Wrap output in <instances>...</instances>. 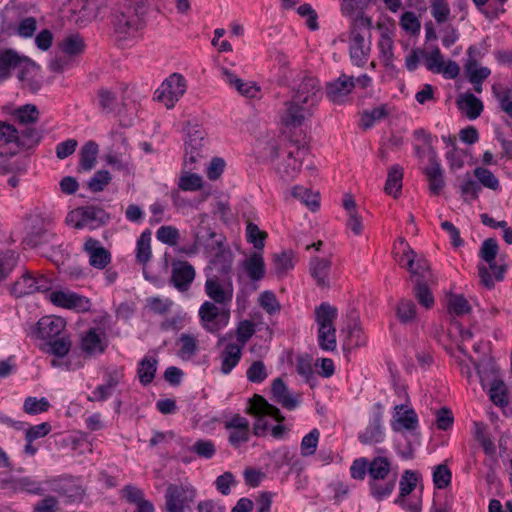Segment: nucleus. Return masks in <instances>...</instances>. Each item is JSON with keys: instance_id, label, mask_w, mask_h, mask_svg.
I'll use <instances>...</instances> for the list:
<instances>
[{"instance_id": "nucleus-1", "label": "nucleus", "mask_w": 512, "mask_h": 512, "mask_svg": "<svg viewBox=\"0 0 512 512\" xmlns=\"http://www.w3.org/2000/svg\"><path fill=\"white\" fill-rule=\"evenodd\" d=\"M146 9L134 7L129 3H119L112 8L110 24L115 40L119 45L135 38L136 33L145 27Z\"/></svg>"}, {"instance_id": "nucleus-2", "label": "nucleus", "mask_w": 512, "mask_h": 512, "mask_svg": "<svg viewBox=\"0 0 512 512\" xmlns=\"http://www.w3.org/2000/svg\"><path fill=\"white\" fill-rule=\"evenodd\" d=\"M245 412L256 418L253 426V432L257 436L264 435L268 429L265 417H271L278 423L285 421L281 411L270 404L263 396L255 394L248 402Z\"/></svg>"}, {"instance_id": "nucleus-3", "label": "nucleus", "mask_w": 512, "mask_h": 512, "mask_svg": "<svg viewBox=\"0 0 512 512\" xmlns=\"http://www.w3.org/2000/svg\"><path fill=\"white\" fill-rule=\"evenodd\" d=\"M110 220V215L103 208L94 205L82 206L69 212L66 223L76 229L88 227L96 229Z\"/></svg>"}, {"instance_id": "nucleus-4", "label": "nucleus", "mask_w": 512, "mask_h": 512, "mask_svg": "<svg viewBox=\"0 0 512 512\" xmlns=\"http://www.w3.org/2000/svg\"><path fill=\"white\" fill-rule=\"evenodd\" d=\"M224 237L210 229L200 228L195 234L193 244L178 248V251L185 254H195L203 247V252L207 256H224Z\"/></svg>"}, {"instance_id": "nucleus-5", "label": "nucleus", "mask_w": 512, "mask_h": 512, "mask_svg": "<svg viewBox=\"0 0 512 512\" xmlns=\"http://www.w3.org/2000/svg\"><path fill=\"white\" fill-rule=\"evenodd\" d=\"M196 497V489L190 484H170L165 493L167 512H185L191 509Z\"/></svg>"}, {"instance_id": "nucleus-6", "label": "nucleus", "mask_w": 512, "mask_h": 512, "mask_svg": "<svg viewBox=\"0 0 512 512\" xmlns=\"http://www.w3.org/2000/svg\"><path fill=\"white\" fill-rule=\"evenodd\" d=\"M291 98L314 114L323 98L320 81L313 76L303 77Z\"/></svg>"}, {"instance_id": "nucleus-7", "label": "nucleus", "mask_w": 512, "mask_h": 512, "mask_svg": "<svg viewBox=\"0 0 512 512\" xmlns=\"http://www.w3.org/2000/svg\"><path fill=\"white\" fill-rule=\"evenodd\" d=\"M45 485L47 491L58 494L60 497L65 498V501L68 503L82 501L85 494V490L78 479L70 475L46 479Z\"/></svg>"}, {"instance_id": "nucleus-8", "label": "nucleus", "mask_w": 512, "mask_h": 512, "mask_svg": "<svg viewBox=\"0 0 512 512\" xmlns=\"http://www.w3.org/2000/svg\"><path fill=\"white\" fill-rule=\"evenodd\" d=\"M186 88L185 78L181 74L173 73L156 90L155 99L163 103L168 109L173 108L186 92Z\"/></svg>"}, {"instance_id": "nucleus-9", "label": "nucleus", "mask_w": 512, "mask_h": 512, "mask_svg": "<svg viewBox=\"0 0 512 512\" xmlns=\"http://www.w3.org/2000/svg\"><path fill=\"white\" fill-rule=\"evenodd\" d=\"M199 317L203 328L209 333H216L228 324L229 310L220 311L216 303L205 301L199 308Z\"/></svg>"}, {"instance_id": "nucleus-10", "label": "nucleus", "mask_w": 512, "mask_h": 512, "mask_svg": "<svg viewBox=\"0 0 512 512\" xmlns=\"http://www.w3.org/2000/svg\"><path fill=\"white\" fill-rule=\"evenodd\" d=\"M49 300L57 307L85 313L91 309L89 298L69 290H55L49 294Z\"/></svg>"}, {"instance_id": "nucleus-11", "label": "nucleus", "mask_w": 512, "mask_h": 512, "mask_svg": "<svg viewBox=\"0 0 512 512\" xmlns=\"http://www.w3.org/2000/svg\"><path fill=\"white\" fill-rule=\"evenodd\" d=\"M312 116L313 114L308 109L293 98L285 101L279 112L281 124L288 129L301 127L305 120Z\"/></svg>"}, {"instance_id": "nucleus-12", "label": "nucleus", "mask_w": 512, "mask_h": 512, "mask_svg": "<svg viewBox=\"0 0 512 512\" xmlns=\"http://www.w3.org/2000/svg\"><path fill=\"white\" fill-rule=\"evenodd\" d=\"M426 176L431 194L439 195L445 187L444 171L435 149L428 153V164L422 168Z\"/></svg>"}, {"instance_id": "nucleus-13", "label": "nucleus", "mask_w": 512, "mask_h": 512, "mask_svg": "<svg viewBox=\"0 0 512 512\" xmlns=\"http://www.w3.org/2000/svg\"><path fill=\"white\" fill-rule=\"evenodd\" d=\"M373 409V416L368 426L358 436V440L364 445L381 443L385 438L384 429L382 427L383 405L379 402L375 403Z\"/></svg>"}, {"instance_id": "nucleus-14", "label": "nucleus", "mask_w": 512, "mask_h": 512, "mask_svg": "<svg viewBox=\"0 0 512 512\" xmlns=\"http://www.w3.org/2000/svg\"><path fill=\"white\" fill-rule=\"evenodd\" d=\"M502 260L503 258H482L478 264V275L485 287L492 288L495 281L503 280L506 264Z\"/></svg>"}, {"instance_id": "nucleus-15", "label": "nucleus", "mask_w": 512, "mask_h": 512, "mask_svg": "<svg viewBox=\"0 0 512 512\" xmlns=\"http://www.w3.org/2000/svg\"><path fill=\"white\" fill-rule=\"evenodd\" d=\"M354 88L355 78L343 73L337 79L326 83L325 93L332 103L342 104Z\"/></svg>"}, {"instance_id": "nucleus-16", "label": "nucleus", "mask_w": 512, "mask_h": 512, "mask_svg": "<svg viewBox=\"0 0 512 512\" xmlns=\"http://www.w3.org/2000/svg\"><path fill=\"white\" fill-rule=\"evenodd\" d=\"M30 63V59L20 55L11 48L0 49V83L11 77V71L19 68L20 70Z\"/></svg>"}, {"instance_id": "nucleus-17", "label": "nucleus", "mask_w": 512, "mask_h": 512, "mask_svg": "<svg viewBox=\"0 0 512 512\" xmlns=\"http://www.w3.org/2000/svg\"><path fill=\"white\" fill-rule=\"evenodd\" d=\"M171 266V282L178 290L186 291L194 280V267L187 261L180 259L173 260Z\"/></svg>"}, {"instance_id": "nucleus-18", "label": "nucleus", "mask_w": 512, "mask_h": 512, "mask_svg": "<svg viewBox=\"0 0 512 512\" xmlns=\"http://www.w3.org/2000/svg\"><path fill=\"white\" fill-rule=\"evenodd\" d=\"M142 265L143 275L146 280L157 284L163 275L168 273V258H137Z\"/></svg>"}, {"instance_id": "nucleus-19", "label": "nucleus", "mask_w": 512, "mask_h": 512, "mask_svg": "<svg viewBox=\"0 0 512 512\" xmlns=\"http://www.w3.org/2000/svg\"><path fill=\"white\" fill-rule=\"evenodd\" d=\"M65 326L66 323L63 318L56 316H45L37 322L35 334L39 339L49 341L59 337Z\"/></svg>"}, {"instance_id": "nucleus-20", "label": "nucleus", "mask_w": 512, "mask_h": 512, "mask_svg": "<svg viewBox=\"0 0 512 512\" xmlns=\"http://www.w3.org/2000/svg\"><path fill=\"white\" fill-rule=\"evenodd\" d=\"M207 296L216 304L227 306L232 302L233 286L231 283L223 286L218 278H208L205 282Z\"/></svg>"}, {"instance_id": "nucleus-21", "label": "nucleus", "mask_w": 512, "mask_h": 512, "mask_svg": "<svg viewBox=\"0 0 512 512\" xmlns=\"http://www.w3.org/2000/svg\"><path fill=\"white\" fill-rule=\"evenodd\" d=\"M105 333L99 328H90L81 337V349L88 355L102 354L107 348Z\"/></svg>"}, {"instance_id": "nucleus-22", "label": "nucleus", "mask_w": 512, "mask_h": 512, "mask_svg": "<svg viewBox=\"0 0 512 512\" xmlns=\"http://www.w3.org/2000/svg\"><path fill=\"white\" fill-rule=\"evenodd\" d=\"M399 265L410 272L415 283L431 279L430 265L426 258H400Z\"/></svg>"}, {"instance_id": "nucleus-23", "label": "nucleus", "mask_w": 512, "mask_h": 512, "mask_svg": "<svg viewBox=\"0 0 512 512\" xmlns=\"http://www.w3.org/2000/svg\"><path fill=\"white\" fill-rule=\"evenodd\" d=\"M271 393L273 400L287 410H294L300 403V396L293 397L289 393L287 385L281 378H276L273 380L271 385Z\"/></svg>"}, {"instance_id": "nucleus-24", "label": "nucleus", "mask_w": 512, "mask_h": 512, "mask_svg": "<svg viewBox=\"0 0 512 512\" xmlns=\"http://www.w3.org/2000/svg\"><path fill=\"white\" fill-rule=\"evenodd\" d=\"M8 483L9 488L14 492H27L34 495H43L47 492L45 481L40 482L30 476L11 479Z\"/></svg>"}, {"instance_id": "nucleus-25", "label": "nucleus", "mask_w": 512, "mask_h": 512, "mask_svg": "<svg viewBox=\"0 0 512 512\" xmlns=\"http://www.w3.org/2000/svg\"><path fill=\"white\" fill-rule=\"evenodd\" d=\"M176 346L177 356L184 361L193 359L199 352V341L190 333H182L176 341Z\"/></svg>"}, {"instance_id": "nucleus-26", "label": "nucleus", "mask_w": 512, "mask_h": 512, "mask_svg": "<svg viewBox=\"0 0 512 512\" xmlns=\"http://www.w3.org/2000/svg\"><path fill=\"white\" fill-rule=\"evenodd\" d=\"M397 482V475L384 477L381 480H369L370 495L377 501H382L388 498L395 489Z\"/></svg>"}, {"instance_id": "nucleus-27", "label": "nucleus", "mask_w": 512, "mask_h": 512, "mask_svg": "<svg viewBox=\"0 0 512 512\" xmlns=\"http://www.w3.org/2000/svg\"><path fill=\"white\" fill-rule=\"evenodd\" d=\"M204 137L202 132L195 130L188 133L185 142V163H195L198 158L203 157Z\"/></svg>"}, {"instance_id": "nucleus-28", "label": "nucleus", "mask_w": 512, "mask_h": 512, "mask_svg": "<svg viewBox=\"0 0 512 512\" xmlns=\"http://www.w3.org/2000/svg\"><path fill=\"white\" fill-rule=\"evenodd\" d=\"M458 109L465 113L468 119L475 120L483 112V102L474 94L467 92L457 99Z\"/></svg>"}, {"instance_id": "nucleus-29", "label": "nucleus", "mask_w": 512, "mask_h": 512, "mask_svg": "<svg viewBox=\"0 0 512 512\" xmlns=\"http://www.w3.org/2000/svg\"><path fill=\"white\" fill-rule=\"evenodd\" d=\"M241 346L236 343H228L220 354L221 368L224 375H228L240 362L242 357Z\"/></svg>"}, {"instance_id": "nucleus-30", "label": "nucleus", "mask_w": 512, "mask_h": 512, "mask_svg": "<svg viewBox=\"0 0 512 512\" xmlns=\"http://www.w3.org/2000/svg\"><path fill=\"white\" fill-rule=\"evenodd\" d=\"M98 153H99L98 144L93 140L87 141L80 149L79 164L77 167V171L78 172L91 171L96 165Z\"/></svg>"}, {"instance_id": "nucleus-31", "label": "nucleus", "mask_w": 512, "mask_h": 512, "mask_svg": "<svg viewBox=\"0 0 512 512\" xmlns=\"http://www.w3.org/2000/svg\"><path fill=\"white\" fill-rule=\"evenodd\" d=\"M309 270L318 286H329L328 277L331 271V262L328 258H312L309 264Z\"/></svg>"}, {"instance_id": "nucleus-32", "label": "nucleus", "mask_w": 512, "mask_h": 512, "mask_svg": "<svg viewBox=\"0 0 512 512\" xmlns=\"http://www.w3.org/2000/svg\"><path fill=\"white\" fill-rule=\"evenodd\" d=\"M26 222L29 231L47 235L52 225L51 217L44 213L40 208L33 209L26 216Z\"/></svg>"}, {"instance_id": "nucleus-33", "label": "nucleus", "mask_w": 512, "mask_h": 512, "mask_svg": "<svg viewBox=\"0 0 512 512\" xmlns=\"http://www.w3.org/2000/svg\"><path fill=\"white\" fill-rule=\"evenodd\" d=\"M372 26V21L370 17L364 16L363 14L357 15V17L353 20L351 24L350 37H351V45L350 46H365V32H369Z\"/></svg>"}, {"instance_id": "nucleus-34", "label": "nucleus", "mask_w": 512, "mask_h": 512, "mask_svg": "<svg viewBox=\"0 0 512 512\" xmlns=\"http://www.w3.org/2000/svg\"><path fill=\"white\" fill-rule=\"evenodd\" d=\"M395 475L397 474L391 472V462L387 457L377 456L369 461V480H381V478Z\"/></svg>"}, {"instance_id": "nucleus-35", "label": "nucleus", "mask_w": 512, "mask_h": 512, "mask_svg": "<svg viewBox=\"0 0 512 512\" xmlns=\"http://www.w3.org/2000/svg\"><path fill=\"white\" fill-rule=\"evenodd\" d=\"M394 409V418L402 428L412 431L418 427V416L413 408L400 404L396 405Z\"/></svg>"}, {"instance_id": "nucleus-36", "label": "nucleus", "mask_w": 512, "mask_h": 512, "mask_svg": "<svg viewBox=\"0 0 512 512\" xmlns=\"http://www.w3.org/2000/svg\"><path fill=\"white\" fill-rule=\"evenodd\" d=\"M157 364V359L149 355L144 356L139 362L137 367V376L139 378V382L143 386L149 385L154 380L157 372Z\"/></svg>"}, {"instance_id": "nucleus-37", "label": "nucleus", "mask_w": 512, "mask_h": 512, "mask_svg": "<svg viewBox=\"0 0 512 512\" xmlns=\"http://www.w3.org/2000/svg\"><path fill=\"white\" fill-rule=\"evenodd\" d=\"M337 318V309L327 302L321 303L315 309V321L318 324V329H326L334 326V321Z\"/></svg>"}, {"instance_id": "nucleus-38", "label": "nucleus", "mask_w": 512, "mask_h": 512, "mask_svg": "<svg viewBox=\"0 0 512 512\" xmlns=\"http://www.w3.org/2000/svg\"><path fill=\"white\" fill-rule=\"evenodd\" d=\"M403 179V168L396 164L388 170L387 180L384 186V191L388 195L397 198L401 193Z\"/></svg>"}, {"instance_id": "nucleus-39", "label": "nucleus", "mask_w": 512, "mask_h": 512, "mask_svg": "<svg viewBox=\"0 0 512 512\" xmlns=\"http://www.w3.org/2000/svg\"><path fill=\"white\" fill-rule=\"evenodd\" d=\"M346 333L347 336L344 341V349H352L366 344V336L357 321L354 320L348 324Z\"/></svg>"}, {"instance_id": "nucleus-40", "label": "nucleus", "mask_w": 512, "mask_h": 512, "mask_svg": "<svg viewBox=\"0 0 512 512\" xmlns=\"http://www.w3.org/2000/svg\"><path fill=\"white\" fill-rule=\"evenodd\" d=\"M85 47V42L78 33L68 35L59 43L60 50L69 56H75L83 53Z\"/></svg>"}, {"instance_id": "nucleus-41", "label": "nucleus", "mask_w": 512, "mask_h": 512, "mask_svg": "<svg viewBox=\"0 0 512 512\" xmlns=\"http://www.w3.org/2000/svg\"><path fill=\"white\" fill-rule=\"evenodd\" d=\"M293 197L299 199L304 203L312 212H315L320 207V196L318 193H313L311 190L303 186H295L292 188Z\"/></svg>"}, {"instance_id": "nucleus-42", "label": "nucleus", "mask_w": 512, "mask_h": 512, "mask_svg": "<svg viewBox=\"0 0 512 512\" xmlns=\"http://www.w3.org/2000/svg\"><path fill=\"white\" fill-rule=\"evenodd\" d=\"M33 283H35V277L30 273H26L12 285L11 294L20 298L37 292L38 287L33 286Z\"/></svg>"}, {"instance_id": "nucleus-43", "label": "nucleus", "mask_w": 512, "mask_h": 512, "mask_svg": "<svg viewBox=\"0 0 512 512\" xmlns=\"http://www.w3.org/2000/svg\"><path fill=\"white\" fill-rule=\"evenodd\" d=\"M42 138L41 133L33 127L17 130L16 144L20 148L30 149L36 146Z\"/></svg>"}, {"instance_id": "nucleus-44", "label": "nucleus", "mask_w": 512, "mask_h": 512, "mask_svg": "<svg viewBox=\"0 0 512 512\" xmlns=\"http://www.w3.org/2000/svg\"><path fill=\"white\" fill-rule=\"evenodd\" d=\"M490 400L497 406L508 404V390L502 379L494 378L489 388Z\"/></svg>"}, {"instance_id": "nucleus-45", "label": "nucleus", "mask_w": 512, "mask_h": 512, "mask_svg": "<svg viewBox=\"0 0 512 512\" xmlns=\"http://www.w3.org/2000/svg\"><path fill=\"white\" fill-rule=\"evenodd\" d=\"M478 63L475 59L469 58L467 63L465 64V73L467 74L468 80L472 84H479V82H484L491 71L487 67H477Z\"/></svg>"}, {"instance_id": "nucleus-46", "label": "nucleus", "mask_w": 512, "mask_h": 512, "mask_svg": "<svg viewBox=\"0 0 512 512\" xmlns=\"http://www.w3.org/2000/svg\"><path fill=\"white\" fill-rule=\"evenodd\" d=\"M98 105L102 113L110 114L117 106V94L109 89L100 88L97 92Z\"/></svg>"}, {"instance_id": "nucleus-47", "label": "nucleus", "mask_w": 512, "mask_h": 512, "mask_svg": "<svg viewBox=\"0 0 512 512\" xmlns=\"http://www.w3.org/2000/svg\"><path fill=\"white\" fill-rule=\"evenodd\" d=\"M420 476L412 470H405L399 482V495L397 498L407 497L417 486Z\"/></svg>"}, {"instance_id": "nucleus-48", "label": "nucleus", "mask_w": 512, "mask_h": 512, "mask_svg": "<svg viewBox=\"0 0 512 512\" xmlns=\"http://www.w3.org/2000/svg\"><path fill=\"white\" fill-rule=\"evenodd\" d=\"M243 268L253 281H259L265 275L263 258H246L243 262Z\"/></svg>"}, {"instance_id": "nucleus-49", "label": "nucleus", "mask_w": 512, "mask_h": 512, "mask_svg": "<svg viewBox=\"0 0 512 512\" xmlns=\"http://www.w3.org/2000/svg\"><path fill=\"white\" fill-rule=\"evenodd\" d=\"M111 180L112 176L108 170H98L88 180L87 188L93 193L101 192L110 184Z\"/></svg>"}, {"instance_id": "nucleus-50", "label": "nucleus", "mask_w": 512, "mask_h": 512, "mask_svg": "<svg viewBox=\"0 0 512 512\" xmlns=\"http://www.w3.org/2000/svg\"><path fill=\"white\" fill-rule=\"evenodd\" d=\"M13 116L18 121L19 124H31L35 123L39 118V111L37 107L33 104H26L17 108Z\"/></svg>"}, {"instance_id": "nucleus-51", "label": "nucleus", "mask_w": 512, "mask_h": 512, "mask_svg": "<svg viewBox=\"0 0 512 512\" xmlns=\"http://www.w3.org/2000/svg\"><path fill=\"white\" fill-rule=\"evenodd\" d=\"M246 238L257 251H262L265 246L267 233L260 230L256 224L249 222L246 227Z\"/></svg>"}, {"instance_id": "nucleus-52", "label": "nucleus", "mask_w": 512, "mask_h": 512, "mask_svg": "<svg viewBox=\"0 0 512 512\" xmlns=\"http://www.w3.org/2000/svg\"><path fill=\"white\" fill-rule=\"evenodd\" d=\"M396 316L403 324L412 322L416 317V305L412 300L402 299L396 307Z\"/></svg>"}, {"instance_id": "nucleus-53", "label": "nucleus", "mask_w": 512, "mask_h": 512, "mask_svg": "<svg viewBox=\"0 0 512 512\" xmlns=\"http://www.w3.org/2000/svg\"><path fill=\"white\" fill-rule=\"evenodd\" d=\"M49 408L50 403L45 397L38 399L36 397L29 396L25 398L23 403V411L29 415H37L46 412Z\"/></svg>"}, {"instance_id": "nucleus-54", "label": "nucleus", "mask_w": 512, "mask_h": 512, "mask_svg": "<svg viewBox=\"0 0 512 512\" xmlns=\"http://www.w3.org/2000/svg\"><path fill=\"white\" fill-rule=\"evenodd\" d=\"M448 311L451 314L462 316L471 311V306L463 295L453 294L448 298Z\"/></svg>"}, {"instance_id": "nucleus-55", "label": "nucleus", "mask_w": 512, "mask_h": 512, "mask_svg": "<svg viewBox=\"0 0 512 512\" xmlns=\"http://www.w3.org/2000/svg\"><path fill=\"white\" fill-rule=\"evenodd\" d=\"M48 346L50 354L63 358L71 349V341L68 336L56 337L48 341Z\"/></svg>"}, {"instance_id": "nucleus-56", "label": "nucleus", "mask_w": 512, "mask_h": 512, "mask_svg": "<svg viewBox=\"0 0 512 512\" xmlns=\"http://www.w3.org/2000/svg\"><path fill=\"white\" fill-rule=\"evenodd\" d=\"M255 333V324L250 320L240 321L235 330L238 346L243 348Z\"/></svg>"}, {"instance_id": "nucleus-57", "label": "nucleus", "mask_w": 512, "mask_h": 512, "mask_svg": "<svg viewBox=\"0 0 512 512\" xmlns=\"http://www.w3.org/2000/svg\"><path fill=\"white\" fill-rule=\"evenodd\" d=\"M336 329L330 327L318 329V345L324 351H334L336 349Z\"/></svg>"}, {"instance_id": "nucleus-58", "label": "nucleus", "mask_w": 512, "mask_h": 512, "mask_svg": "<svg viewBox=\"0 0 512 512\" xmlns=\"http://www.w3.org/2000/svg\"><path fill=\"white\" fill-rule=\"evenodd\" d=\"M474 175L478 179V183L491 190H498L500 183L497 177L488 169L477 167L474 170Z\"/></svg>"}, {"instance_id": "nucleus-59", "label": "nucleus", "mask_w": 512, "mask_h": 512, "mask_svg": "<svg viewBox=\"0 0 512 512\" xmlns=\"http://www.w3.org/2000/svg\"><path fill=\"white\" fill-rule=\"evenodd\" d=\"M452 473L447 465H437L433 471V483L436 488L444 489L451 483Z\"/></svg>"}, {"instance_id": "nucleus-60", "label": "nucleus", "mask_w": 512, "mask_h": 512, "mask_svg": "<svg viewBox=\"0 0 512 512\" xmlns=\"http://www.w3.org/2000/svg\"><path fill=\"white\" fill-rule=\"evenodd\" d=\"M156 238L160 242L169 246H176L180 238V234L177 228L167 225L161 226L156 232Z\"/></svg>"}, {"instance_id": "nucleus-61", "label": "nucleus", "mask_w": 512, "mask_h": 512, "mask_svg": "<svg viewBox=\"0 0 512 512\" xmlns=\"http://www.w3.org/2000/svg\"><path fill=\"white\" fill-rule=\"evenodd\" d=\"M320 433L318 429L311 430L301 441V454L303 456H311L316 452Z\"/></svg>"}, {"instance_id": "nucleus-62", "label": "nucleus", "mask_w": 512, "mask_h": 512, "mask_svg": "<svg viewBox=\"0 0 512 512\" xmlns=\"http://www.w3.org/2000/svg\"><path fill=\"white\" fill-rule=\"evenodd\" d=\"M247 379L252 383H262L267 377L268 373L263 361H254L246 371Z\"/></svg>"}, {"instance_id": "nucleus-63", "label": "nucleus", "mask_w": 512, "mask_h": 512, "mask_svg": "<svg viewBox=\"0 0 512 512\" xmlns=\"http://www.w3.org/2000/svg\"><path fill=\"white\" fill-rule=\"evenodd\" d=\"M259 305L270 315H274L281 310L279 301L271 291H264L260 294Z\"/></svg>"}, {"instance_id": "nucleus-64", "label": "nucleus", "mask_w": 512, "mask_h": 512, "mask_svg": "<svg viewBox=\"0 0 512 512\" xmlns=\"http://www.w3.org/2000/svg\"><path fill=\"white\" fill-rule=\"evenodd\" d=\"M428 281L418 282L416 283L414 294L420 305L425 308H431L434 304V297L427 286Z\"/></svg>"}]
</instances>
